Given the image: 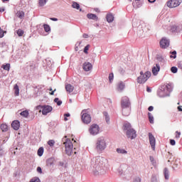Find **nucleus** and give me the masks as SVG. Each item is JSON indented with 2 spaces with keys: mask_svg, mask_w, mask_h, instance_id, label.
Instances as JSON below:
<instances>
[{
  "mask_svg": "<svg viewBox=\"0 0 182 182\" xmlns=\"http://www.w3.org/2000/svg\"><path fill=\"white\" fill-rule=\"evenodd\" d=\"M158 60L159 62H161V63H163V64H164V63L166 62V60H164L163 57L158 58Z\"/></svg>",
  "mask_w": 182,
  "mask_h": 182,
  "instance_id": "58836bf2",
  "label": "nucleus"
},
{
  "mask_svg": "<svg viewBox=\"0 0 182 182\" xmlns=\"http://www.w3.org/2000/svg\"><path fill=\"white\" fill-rule=\"evenodd\" d=\"M23 33H24L23 30H22L21 28L17 31L18 36H23Z\"/></svg>",
  "mask_w": 182,
  "mask_h": 182,
  "instance_id": "72a5a7b5",
  "label": "nucleus"
},
{
  "mask_svg": "<svg viewBox=\"0 0 182 182\" xmlns=\"http://www.w3.org/2000/svg\"><path fill=\"white\" fill-rule=\"evenodd\" d=\"M30 182H41V179L38 177H34L30 181Z\"/></svg>",
  "mask_w": 182,
  "mask_h": 182,
  "instance_id": "e433bc0d",
  "label": "nucleus"
},
{
  "mask_svg": "<svg viewBox=\"0 0 182 182\" xmlns=\"http://www.w3.org/2000/svg\"><path fill=\"white\" fill-rule=\"evenodd\" d=\"M149 2H150L151 4H153L154 2H156V0H148Z\"/></svg>",
  "mask_w": 182,
  "mask_h": 182,
  "instance_id": "bf43d9fd",
  "label": "nucleus"
},
{
  "mask_svg": "<svg viewBox=\"0 0 182 182\" xmlns=\"http://www.w3.org/2000/svg\"><path fill=\"white\" fill-rule=\"evenodd\" d=\"M90 48V45H87L84 48V53H87V50H89V48Z\"/></svg>",
  "mask_w": 182,
  "mask_h": 182,
  "instance_id": "a19ab883",
  "label": "nucleus"
},
{
  "mask_svg": "<svg viewBox=\"0 0 182 182\" xmlns=\"http://www.w3.org/2000/svg\"><path fill=\"white\" fill-rule=\"evenodd\" d=\"M87 18L88 19H92L93 21H99V17H97L96 14H87Z\"/></svg>",
  "mask_w": 182,
  "mask_h": 182,
  "instance_id": "dca6fc26",
  "label": "nucleus"
},
{
  "mask_svg": "<svg viewBox=\"0 0 182 182\" xmlns=\"http://www.w3.org/2000/svg\"><path fill=\"white\" fill-rule=\"evenodd\" d=\"M178 69L177 68V67H172L171 68V71L172 72V73H177Z\"/></svg>",
  "mask_w": 182,
  "mask_h": 182,
  "instance_id": "4c0bfd02",
  "label": "nucleus"
},
{
  "mask_svg": "<svg viewBox=\"0 0 182 182\" xmlns=\"http://www.w3.org/2000/svg\"><path fill=\"white\" fill-rule=\"evenodd\" d=\"M4 33H5V32L0 28V38H4Z\"/></svg>",
  "mask_w": 182,
  "mask_h": 182,
  "instance_id": "37998d69",
  "label": "nucleus"
},
{
  "mask_svg": "<svg viewBox=\"0 0 182 182\" xmlns=\"http://www.w3.org/2000/svg\"><path fill=\"white\" fill-rule=\"evenodd\" d=\"M170 144L171 146H176V141L174 139H171L170 140Z\"/></svg>",
  "mask_w": 182,
  "mask_h": 182,
  "instance_id": "c03bdc74",
  "label": "nucleus"
},
{
  "mask_svg": "<svg viewBox=\"0 0 182 182\" xmlns=\"http://www.w3.org/2000/svg\"><path fill=\"white\" fill-rule=\"evenodd\" d=\"M72 6L75 9H79L80 8V5H79V4H77V2H73V4H72Z\"/></svg>",
  "mask_w": 182,
  "mask_h": 182,
  "instance_id": "7c9ffc66",
  "label": "nucleus"
},
{
  "mask_svg": "<svg viewBox=\"0 0 182 182\" xmlns=\"http://www.w3.org/2000/svg\"><path fill=\"white\" fill-rule=\"evenodd\" d=\"M46 164L48 167H52L53 166V160L52 159H49L46 161Z\"/></svg>",
  "mask_w": 182,
  "mask_h": 182,
  "instance_id": "b1692460",
  "label": "nucleus"
},
{
  "mask_svg": "<svg viewBox=\"0 0 182 182\" xmlns=\"http://www.w3.org/2000/svg\"><path fill=\"white\" fill-rule=\"evenodd\" d=\"M141 179L139 177L135 178V180L134 181V182H141Z\"/></svg>",
  "mask_w": 182,
  "mask_h": 182,
  "instance_id": "de8ad7c7",
  "label": "nucleus"
},
{
  "mask_svg": "<svg viewBox=\"0 0 182 182\" xmlns=\"http://www.w3.org/2000/svg\"><path fill=\"white\" fill-rule=\"evenodd\" d=\"M2 69H4V70H7V72H9L10 69H11V64L7 63L6 65H3L1 66Z\"/></svg>",
  "mask_w": 182,
  "mask_h": 182,
  "instance_id": "412c9836",
  "label": "nucleus"
},
{
  "mask_svg": "<svg viewBox=\"0 0 182 182\" xmlns=\"http://www.w3.org/2000/svg\"><path fill=\"white\" fill-rule=\"evenodd\" d=\"M151 76V73L150 71H146L145 73L143 71L140 72V76H139L136 79L137 83L143 84L146 83L149 78Z\"/></svg>",
  "mask_w": 182,
  "mask_h": 182,
  "instance_id": "f03ea898",
  "label": "nucleus"
},
{
  "mask_svg": "<svg viewBox=\"0 0 182 182\" xmlns=\"http://www.w3.org/2000/svg\"><path fill=\"white\" fill-rule=\"evenodd\" d=\"M124 130L127 131L126 134L128 139H131V140H133V139H136V137H137L136 130L132 128V125L130 124V123H126L124 124Z\"/></svg>",
  "mask_w": 182,
  "mask_h": 182,
  "instance_id": "f257e3e1",
  "label": "nucleus"
},
{
  "mask_svg": "<svg viewBox=\"0 0 182 182\" xmlns=\"http://www.w3.org/2000/svg\"><path fill=\"white\" fill-rule=\"evenodd\" d=\"M20 127H21V124L18 120L14 121L11 124V127H13L14 130H19Z\"/></svg>",
  "mask_w": 182,
  "mask_h": 182,
  "instance_id": "ddd939ff",
  "label": "nucleus"
},
{
  "mask_svg": "<svg viewBox=\"0 0 182 182\" xmlns=\"http://www.w3.org/2000/svg\"><path fill=\"white\" fill-rule=\"evenodd\" d=\"M43 28L45 30V32H50V26L48 24H44Z\"/></svg>",
  "mask_w": 182,
  "mask_h": 182,
  "instance_id": "c85d7f7f",
  "label": "nucleus"
},
{
  "mask_svg": "<svg viewBox=\"0 0 182 182\" xmlns=\"http://www.w3.org/2000/svg\"><path fill=\"white\" fill-rule=\"evenodd\" d=\"M82 37L85 38V39H87V38H89V35L86 34V33H84L82 35Z\"/></svg>",
  "mask_w": 182,
  "mask_h": 182,
  "instance_id": "3c124183",
  "label": "nucleus"
},
{
  "mask_svg": "<svg viewBox=\"0 0 182 182\" xmlns=\"http://www.w3.org/2000/svg\"><path fill=\"white\" fill-rule=\"evenodd\" d=\"M55 92H56V90H54L52 91L51 92H50V95H55Z\"/></svg>",
  "mask_w": 182,
  "mask_h": 182,
  "instance_id": "6e6d98bb",
  "label": "nucleus"
},
{
  "mask_svg": "<svg viewBox=\"0 0 182 182\" xmlns=\"http://www.w3.org/2000/svg\"><path fill=\"white\" fill-rule=\"evenodd\" d=\"M149 160H150L151 162L154 161V157L150 156V157H149Z\"/></svg>",
  "mask_w": 182,
  "mask_h": 182,
  "instance_id": "864d4df0",
  "label": "nucleus"
},
{
  "mask_svg": "<svg viewBox=\"0 0 182 182\" xmlns=\"http://www.w3.org/2000/svg\"><path fill=\"white\" fill-rule=\"evenodd\" d=\"M82 120L83 123H85V124H89V123L92 122V117H90V114L87 113H82Z\"/></svg>",
  "mask_w": 182,
  "mask_h": 182,
  "instance_id": "9d476101",
  "label": "nucleus"
},
{
  "mask_svg": "<svg viewBox=\"0 0 182 182\" xmlns=\"http://www.w3.org/2000/svg\"><path fill=\"white\" fill-rule=\"evenodd\" d=\"M122 109L123 116H129L130 115V110L132 109V107H128V108H122Z\"/></svg>",
  "mask_w": 182,
  "mask_h": 182,
  "instance_id": "2eb2a0df",
  "label": "nucleus"
},
{
  "mask_svg": "<svg viewBox=\"0 0 182 182\" xmlns=\"http://www.w3.org/2000/svg\"><path fill=\"white\" fill-rule=\"evenodd\" d=\"M114 77V75H113V73H110L109 75V80L110 82H112V80H113Z\"/></svg>",
  "mask_w": 182,
  "mask_h": 182,
  "instance_id": "ea45409f",
  "label": "nucleus"
},
{
  "mask_svg": "<svg viewBox=\"0 0 182 182\" xmlns=\"http://www.w3.org/2000/svg\"><path fill=\"white\" fill-rule=\"evenodd\" d=\"M132 104L130 103V100L128 97H123L121 100V107L122 108H129L132 107Z\"/></svg>",
  "mask_w": 182,
  "mask_h": 182,
  "instance_id": "0eeeda50",
  "label": "nucleus"
},
{
  "mask_svg": "<svg viewBox=\"0 0 182 182\" xmlns=\"http://www.w3.org/2000/svg\"><path fill=\"white\" fill-rule=\"evenodd\" d=\"M64 120H65V122H67L68 118L65 117L64 118Z\"/></svg>",
  "mask_w": 182,
  "mask_h": 182,
  "instance_id": "680f3d73",
  "label": "nucleus"
},
{
  "mask_svg": "<svg viewBox=\"0 0 182 182\" xmlns=\"http://www.w3.org/2000/svg\"><path fill=\"white\" fill-rule=\"evenodd\" d=\"M148 117H149V123L153 124V123H154V117H153L151 113L150 112L148 113Z\"/></svg>",
  "mask_w": 182,
  "mask_h": 182,
  "instance_id": "4be33fe9",
  "label": "nucleus"
},
{
  "mask_svg": "<svg viewBox=\"0 0 182 182\" xmlns=\"http://www.w3.org/2000/svg\"><path fill=\"white\" fill-rule=\"evenodd\" d=\"M65 89H66L67 92H69V93H72V92H73V89H75V87L72 85L68 84L65 86Z\"/></svg>",
  "mask_w": 182,
  "mask_h": 182,
  "instance_id": "6ab92c4d",
  "label": "nucleus"
},
{
  "mask_svg": "<svg viewBox=\"0 0 182 182\" xmlns=\"http://www.w3.org/2000/svg\"><path fill=\"white\" fill-rule=\"evenodd\" d=\"M154 109V107H153V106H150V107L148 108V110H149V112H153Z\"/></svg>",
  "mask_w": 182,
  "mask_h": 182,
  "instance_id": "8fccbe9b",
  "label": "nucleus"
},
{
  "mask_svg": "<svg viewBox=\"0 0 182 182\" xmlns=\"http://www.w3.org/2000/svg\"><path fill=\"white\" fill-rule=\"evenodd\" d=\"M0 129L2 132H8V125L6 124H2Z\"/></svg>",
  "mask_w": 182,
  "mask_h": 182,
  "instance_id": "5701e85b",
  "label": "nucleus"
},
{
  "mask_svg": "<svg viewBox=\"0 0 182 182\" xmlns=\"http://www.w3.org/2000/svg\"><path fill=\"white\" fill-rule=\"evenodd\" d=\"M159 43L162 49H166L170 46V41L166 38H163Z\"/></svg>",
  "mask_w": 182,
  "mask_h": 182,
  "instance_id": "9b49d317",
  "label": "nucleus"
},
{
  "mask_svg": "<svg viewBox=\"0 0 182 182\" xmlns=\"http://www.w3.org/2000/svg\"><path fill=\"white\" fill-rule=\"evenodd\" d=\"M95 168H97V165H95Z\"/></svg>",
  "mask_w": 182,
  "mask_h": 182,
  "instance_id": "338daca9",
  "label": "nucleus"
},
{
  "mask_svg": "<svg viewBox=\"0 0 182 182\" xmlns=\"http://www.w3.org/2000/svg\"><path fill=\"white\" fill-rule=\"evenodd\" d=\"M64 144L66 154H68V156H72L73 154V144L72 143V141L68 139L66 141L64 142Z\"/></svg>",
  "mask_w": 182,
  "mask_h": 182,
  "instance_id": "20e7f679",
  "label": "nucleus"
},
{
  "mask_svg": "<svg viewBox=\"0 0 182 182\" xmlns=\"http://www.w3.org/2000/svg\"><path fill=\"white\" fill-rule=\"evenodd\" d=\"M83 69L85 72H89V70H92V63H85L83 64Z\"/></svg>",
  "mask_w": 182,
  "mask_h": 182,
  "instance_id": "4468645a",
  "label": "nucleus"
},
{
  "mask_svg": "<svg viewBox=\"0 0 182 182\" xmlns=\"http://www.w3.org/2000/svg\"><path fill=\"white\" fill-rule=\"evenodd\" d=\"M96 149L97 150H100V151H102V150L106 149V141L105 140V138L100 137L97 139L96 142Z\"/></svg>",
  "mask_w": 182,
  "mask_h": 182,
  "instance_id": "39448f33",
  "label": "nucleus"
},
{
  "mask_svg": "<svg viewBox=\"0 0 182 182\" xmlns=\"http://www.w3.org/2000/svg\"><path fill=\"white\" fill-rule=\"evenodd\" d=\"M75 50H77V47L75 48Z\"/></svg>",
  "mask_w": 182,
  "mask_h": 182,
  "instance_id": "774afa93",
  "label": "nucleus"
},
{
  "mask_svg": "<svg viewBox=\"0 0 182 182\" xmlns=\"http://www.w3.org/2000/svg\"><path fill=\"white\" fill-rule=\"evenodd\" d=\"M146 92H148V93L151 92V89H150V87H146Z\"/></svg>",
  "mask_w": 182,
  "mask_h": 182,
  "instance_id": "603ef678",
  "label": "nucleus"
},
{
  "mask_svg": "<svg viewBox=\"0 0 182 182\" xmlns=\"http://www.w3.org/2000/svg\"><path fill=\"white\" fill-rule=\"evenodd\" d=\"M159 72H160V65L156 64V66H154L152 68V73L154 76H157Z\"/></svg>",
  "mask_w": 182,
  "mask_h": 182,
  "instance_id": "f8f14e48",
  "label": "nucleus"
},
{
  "mask_svg": "<svg viewBox=\"0 0 182 182\" xmlns=\"http://www.w3.org/2000/svg\"><path fill=\"white\" fill-rule=\"evenodd\" d=\"M14 90H15V95L19 96V86H18V85H16L14 86Z\"/></svg>",
  "mask_w": 182,
  "mask_h": 182,
  "instance_id": "a878e982",
  "label": "nucleus"
},
{
  "mask_svg": "<svg viewBox=\"0 0 182 182\" xmlns=\"http://www.w3.org/2000/svg\"><path fill=\"white\" fill-rule=\"evenodd\" d=\"M149 143L152 150L155 151L156 150V138L154 137V136H153V134H151V132L149 133Z\"/></svg>",
  "mask_w": 182,
  "mask_h": 182,
  "instance_id": "1a4fd4ad",
  "label": "nucleus"
},
{
  "mask_svg": "<svg viewBox=\"0 0 182 182\" xmlns=\"http://www.w3.org/2000/svg\"><path fill=\"white\" fill-rule=\"evenodd\" d=\"M38 156H39L40 157L43 156V147H40L38 150Z\"/></svg>",
  "mask_w": 182,
  "mask_h": 182,
  "instance_id": "bb28decb",
  "label": "nucleus"
},
{
  "mask_svg": "<svg viewBox=\"0 0 182 182\" xmlns=\"http://www.w3.org/2000/svg\"><path fill=\"white\" fill-rule=\"evenodd\" d=\"M178 110L179 111V112H182V107H178Z\"/></svg>",
  "mask_w": 182,
  "mask_h": 182,
  "instance_id": "13d9d810",
  "label": "nucleus"
},
{
  "mask_svg": "<svg viewBox=\"0 0 182 182\" xmlns=\"http://www.w3.org/2000/svg\"><path fill=\"white\" fill-rule=\"evenodd\" d=\"M50 21H58V18H50Z\"/></svg>",
  "mask_w": 182,
  "mask_h": 182,
  "instance_id": "5fc2aeb1",
  "label": "nucleus"
},
{
  "mask_svg": "<svg viewBox=\"0 0 182 182\" xmlns=\"http://www.w3.org/2000/svg\"><path fill=\"white\" fill-rule=\"evenodd\" d=\"M8 1H9V0H3V2Z\"/></svg>",
  "mask_w": 182,
  "mask_h": 182,
  "instance_id": "e2e57ef3",
  "label": "nucleus"
},
{
  "mask_svg": "<svg viewBox=\"0 0 182 182\" xmlns=\"http://www.w3.org/2000/svg\"><path fill=\"white\" fill-rule=\"evenodd\" d=\"M48 146H50V147H53L55 146V140L53 139H50L48 141Z\"/></svg>",
  "mask_w": 182,
  "mask_h": 182,
  "instance_id": "2f4dec72",
  "label": "nucleus"
},
{
  "mask_svg": "<svg viewBox=\"0 0 182 182\" xmlns=\"http://www.w3.org/2000/svg\"><path fill=\"white\" fill-rule=\"evenodd\" d=\"M16 16L19 18V19H23V18H25V12H23V11H18L16 13Z\"/></svg>",
  "mask_w": 182,
  "mask_h": 182,
  "instance_id": "f3484780",
  "label": "nucleus"
},
{
  "mask_svg": "<svg viewBox=\"0 0 182 182\" xmlns=\"http://www.w3.org/2000/svg\"><path fill=\"white\" fill-rule=\"evenodd\" d=\"M48 0H38V5L40 6H43L44 5L46 4Z\"/></svg>",
  "mask_w": 182,
  "mask_h": 182,
  "instance_id": "c756f323",
  "label": "nucleus"
},
{
  "mask_svg": "<svg viewBox=\"0 0 182 182\" xmlns=\"http://www.w3.org/2000/svg\"><path fill=\"white\" fill-rule=\"evenodd\" d=\"M64 116H65V117H70V114H65Z\"/></svg>",
  "mask_w": 182,
  "mask_h": 182,
  "instance_id": "4d7b16f0",
  "label": "nucleus"
},
{
  "mask_svg": "<svg viewBox=\"0 0 182 182\" xmlns=\"http://www.w3.org/2000/svg\"><path fill=\"white\" fill-rule=\"evenodd\" d=\"M106 18H107V22H109V23L113 22V21H114V17L113 16V14H107Z\"/></svg>",
  "mask_w": 182,
  "mask_h": 182,
  "instance_id": "a211bd4d",
  "label": "nucleus"
},
{
  "mask_svg": "<svg viewBox=\"0 0 182 182\" xmlns=\"http://www.w3.org/2000/svg\"><path fill=\"white\" fill-rule=\"evenodd\" d=\"M21 116H23V117H28L29 116V112L25 110L20 113Z\"/></svg>",
  "mask_w": 182,
  "mask_h": 182,
  "instance_id": "393cba45",
  "label": "nucleus"
},
{
  "mask_svg": "<svg viewBox=\"0 0 182 182\" xmlns=\"http://www.w3.org/2000/svg\"><path fill=\"white\" fill-rule=\"evenodd\" d=\"M54 102L55 103H57L58 106H60V105H62V101L59 100V98H55Z\"/></svg>",
  "mask_w": 182,
  "mask_h": 182,
  "instance_id": "c9c22d12",
  "label": "nucleus"
},
{
  "mask_svg": "<svg viewBox=\"0 0 182 182\" xmlns=\"http://www.w3.org/2000/svg\"><path fill=\"white\" fill-rule=\"evenodd\" d=\"M49 90H50V92H52V88H50Z\"/></svg>",
  "mask_w": 182,
  "mask_h": 182,
  "instance_id": "69168bd1",
  "label": "nucleus"
},
{
  "mask_svg": "<svg viewBox=\"0 0 182 182\" xmlns=\"http://www.w3.org/2000/svg\"><path fill=\"white\" fill-rule=\"evenodd\" d=\"M105 120L107 123H108V122L109 121V116L107 115V113H105Z\"/></svg>",
  "mask_w": 182,
  "mask_h": 182,
  "instance_id": "a18cd8bd",
  "label": "nucleus"
},
{
  "mask_svg": "<svg viewBox=\"0 0 182 182\" xmlns=\"http://www.w3.org/2000/svg\"><path fill=\"white\" fill-rule=\"evenodd\" d=\"M36 109L38 110V113H42L44 116H46V114L53 110V108L50 105H38Z\"/></svg>",
  "mask_w": 182,
  "mask_h": 182,
  "instance_id": "7ed1b4c3",
  "label": "nucleus"
},
{
  "mask_svg": "<svg viewBox=\"0 0 182 182\" xmlns=\"http://www.w3.org/2000/svg\"><path fill=\"white\" fill-rule=\"evenodd\" d=\"M180 136H181V132L176 131V139H180Z\"/></svg>",
  "mask_w": 182,
  "mask_h": 182,
  "instance_id": "79ce46f5",
  "label": "nucleus"
},
{
  "mask_svg": "<svg viewBox=\"0 0 182 182\" xmlns=\"http://www.w3.org/2000/svg\"><path fill=\"white\" fill-rule=\"evenodd\" d=\"M171 55L170 58H173V59H176L177 58V52L176 51H173L171 53Z\"/></svg>",
  "mask_w": 182,
  "mask_h": 182,
  "instance_id": "f704fd0d",
  "label": "nucleus"
},
{
  "mask_svg": "<svg viewBox=\"0 0 182 182\" xmlns=\"http://www.w3.org/2000/svg\"><path fill=\"white\" fill-rule=\"evenodd\" d=\"M88 132L91 136H97L100 132V127L99 125L93 124L90 127Z\"/></svg>",
  "mask_w": 182,
  "mask_h": 182,
  "instance_id": "423d86ee",
  "label": "nucleus"
},
{
  "mask_svg": "<svg viewBox=\"0 0 182 182\" xmlns=\"http://www.w3.org/2000/svg\"><path fill=\"white\" fill-rule=\"evenodd\" d=\"M3 154H4V149H2V148L0 147V157H1Z\"/></svg>",
  "mask_w": 182,
  "mask_h": 182,
  "instance_id": "09e8293b",
  "label": "nucleus"
},
{
  "mask_svg": "<svg viewBox=\"0 0 182 182\" xmlns=\"http://www.w3.org/2000/svg\"><path fill=\"white\" fill-rule=\"evenodd\" d=\"M117 153H118L119 154H127V151L122 148H118L117 149Z\"/></svg>",
  "mask_w": 182,
  "mask_h": 182,
  "instance_id": "aec40b11",
  "label": "nucleus"
},
{
  "mask_svg": "<svg viewBox=\"0 0 182 182\" xmlns=\"http://www.w3.org/2000/svg\"><path fill=\"white\" fill-rule=\"evenodd\" d=\"M37 171H38V173H42V168H41V166L37 167Z\"/></svg>",
  "mask_w": 182,
  "mask_h": 182,
  "instance_id": "49530a36",
  "label": "nucleus"
},
{
  "mask_svg": "<svg viewBox=\"0 0 182 182\" xmlns=\"http://www.w3.org/2000/svg\"><path fill=\"white\" fill-rule=\"evenodd\" d=\"M123 89H124V83L123 82H119L118 84V90H123Z\"/></svg>",
  "mask_w": 182,
  "mask_h": 182,
  "instance_id": "473e14b6",
  "label": "nucleus"
},
{
  "mask_svg": "<svg viewBox=\"0 0 182 182\" xmlns=\"http://www.w3.org/2000/svg\"><path fill=\"white\" fill-rule=\"evenodd\" d=\"M4 11H5V9H0V12H4Z\"/></svg>",
  "mask_w": 182,
  "mask_h": 182,
  "instance_id": "052dcab7",
  "label": "nucleus"
},
{
  "mask_svg": "<svg viewBox=\"0 0 182 182\" xmlns=\"http://www.w3.org/2000/svg\"><path fill=\"white\" fill-rule=\"evenodd\" d=\"M181 2V0H171L167 2V6H168V8H177Z\"/></svg>",
  "mask_w": 182,
  "mask_h": 182,
  "instance_id": "6e6552de",
  "label": "nucleus"
},
{
  "mask_svg": "<svg viewBox=\"0 0 182 182\" xmlns=\"http://www.w3.org/2000/svg\"><path fill=\"white\" fill-rule=\"evenodd\" d=\"M164 176L166 180H168L169 174H168V169L167 168H164Z\"/></svg>",
  "mask_w": 182,
  "mask_h": 182,
  "instance_id": "cd10ccee",
  "label": "nucleus"
},
{
  "mask_svg": "<svg viewBox=\"0 0 182 182\" xmlns=\"http://www.w3.org/2000/svg\"><path fill=\"white\" fill-rule=\"evenodd\" d=\"M97 161L100 160V157L97 158Z\"/></svg>",
  "mask_w": 182,
  "mask_h": 182,
  "instance_id": "0e129e2a",
  "label": "nucleus"
}]
</instances>
